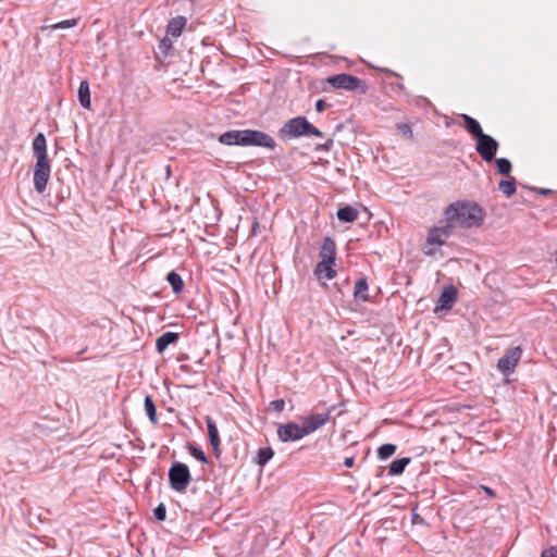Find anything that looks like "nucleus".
<instances>
[{
	"instance_id": "nucleus-12",
	"label": "nucleus",
	"mask_w": 557,
	"mask_h": 557,
	"mask_svg": "<svg viewBox=\"0 0 557 557\" xmlns=\"http://www.w3.org/2000/svg\"><path fill=\"white\" fill-rule=\"evenodd\" d=\"M457 300V289L455 286L449 285L446 286L438 298L437 305L434 309V312H438L440 309L448 310L453 307L455 301Z\"/></svg>"
},
{
	"instance_id": "nucleus-30",
	"label": "nucleus",
	"mask_w": 557,
	"mask_h": 557,
	"mask_svg": "<svg viewBox=\"0 0 557 557\" xmlns=\"http://www.w3.org/2000/svg\"><path fill=\"white\" fill-rule=\"evenodd\" d=\"M494 161L498 173L509 176L512 169L511 162L507 158H499Z\"/></svg>"
},
{
	"instance_id": "nucleus-3",
	"label": "nucleus",
	"mask_w": 557,
	"mask_h": 557,
	"mask_svg": "<svg viewBox=\"0 0 557 557\" xmlns=\"http://www.w3.org/2000/svg\"><path fill=\"white\" fill-rule=\"evenodd\" d=\"M453 234V224L446 223L442 226H432L428 231L426 239L422 245V251L425 256H434L437 249L443 246L447 238Z\"/></svg>"
},
{
	"instance_id": "nucleus-38",
	"label": "nucleus",
	"mask_w": 557,
	"mask_h": 557,
	"mask_svg": "<svg viewBox=\"0 0 557 557\" xmlns=\"http://www.w3.org/2000/svg\"><path fill=\"white\" fill-rule=\"evenodd\" d=\"M308 135H312V136H315V137H322L323 133L309 122V127H308L307 136Z\"/></svg>"
},
{
	"instance_id": "nucleus-16",
	"label": "nucleus",
	"mask_w": 557,
	"mask_h": 557,
	"mask_svg": "<svg viewBox=\"0 0 557 557\" xmlns=\"http://www.w3.org/2000/svg\"><path fill=\"white\" fill-rule=\"evenodd\" d=\"M206 423H207L210 444L213 448L214 455L216 457H219L221 454V450H220V436H219V431H218L216 424H215L214 420L209 416L206 418Z\"/></svg>"
},
{
	"instance_id": "nucleus-9",
	"label": "nucleus",
	"mask_w": 557,
	"mask_h": 557,
	"mask_svg": "<svg viewBox=\"0 0 557 557\" xmlns=\"http://www.w3.org/2000/svg\"><path fill=\"white\" fill-rule=\"evenodd\" d=\"M277 436L283 443L299 441L307 436L305 433L304 425H299L296 422H288L281 424L277 429Z\"/></svg>"
},
{
	"instance_id": "nucleus-6",
	"label": "nucleus",
	"mask_w": 557,
	"mask_h": 557,
	"mask_svg": "<svg viewBox=\"0 0 557 557\" xmlns=\"http://www.w3.org/2000/svg\"><path fill=\"white\" fill-rule=\"evenodd\" d=\"M309 121L305 116H296L288 120L278 131L283 139L307 136Z\"/></svg>"
},
{
	"instance_id": "nucleus-1",
	"label": "nucleus",
	"mask_w": 557,
	"mask_h": 557,
	"mask_svg": "<svg viewBox=\"0 0 557 557\" xmlns=\"http://www.w3.org/2000/svg\"><path fill=\"white\" fill-rule=\"evenodd\" d=\"M445 219L453 224L465 228L479 227L483 224L485 212L473 201H456L450 203L444 211Z\"/></svg>"
},
{
	"instance_id": "nucleus-29",
	"label": "nucleus",
	"mask_w": 557,
	"mask_h": 557,
	"mask_svg": "<svg viewBox=\"0 0 557 557\" xmlns=\"http://www.w3.org/2000/svg\"><path fill=\"white\" fill-rule=\"evenodd\" d=\"M187 449H188V453L195 459H197L198 461H200L202 463H208V458H207L206 454L203 453V450L199 446L189 442V443H187Z\"/></svg>"
},
{
	"instance_id": "nucleus-13",
	"label": "nucleus",
	"mask_w": 557,
	"mask_h": 557,
	"mask_svg": "<svg viewBox=\"0 0 557 557\" xmlns=\"http://www.w3.org/2000/svg\"><path fill=\"white\" fill-rule=\"evenodd\" d=\"M219 141L227 146H246V129L227 131L220 136Z\"/></svg>"
},
{
	"instance_id": "nucleus-33",
	"label": "nucleus",
	"mask_w": 557,
	"mask_h": 557,
	"mask_svg": "<svg viewBox=\"0 0 557 557\" xmlns=\"http://www.w3.org/2000/svg\"><path fill=\"white\" fill-rule=\"evenodd\" d=\"M78 18L64 20L50 26L51 29L71 28L76 26Z\"/></svg>"
},
{
	"instance_id": "nucleus-26",
	"label": "nucleus",
	"mask_w": 557,
	"mask_h": 557,
	"mask_svg": "<svg viewBox=\"0 0 557 557\" xmlns=\"http://www.w3.org/2000/svg\"><path fill=\"white\" fill-rule=\"evenodd\" d=\"M410 461L411 459L409 457H403L394 460L388 468V474L392 476L400 475Z\"/></svg>"
},
{
	"instance_id": "nucleus-45",
	"label": "nucleus",
	"mask_w": 557,
	"mask_h": 557,
	"mask_svg": "<svg viewBox=\"0 0 557 557\" xmlns=\"http://www.w3.org/2000/svg\"><path fill=\"white\" fill-rule=\"evenodd\" d=\"M397 87H398L399 89H404V88H405L403 84H398V85H397Z\"/></svg>"
},
{
	"instance_id": "nucleus-31",
	"label": "nucleus",
	"mask_w": 557,
	"mask_h": 557,
	"mask_svg": "<svg viewBox=\"0 0 557 557\" xmlns=\"http://www.w3.org/2000/svg\"><path fill=\"white\" fill-rule=\"evenodd\" d=\"M396 445L394 444H383L377 449V456L380 459L385 460L389 458L396 451Z\"/></svg>"
},
{
	"instance_id": "nucleus-28",
	"label": "nucleus",
	"mask_w": 557,
	"mask_h": 557,
	"mask_svg": "<svg viewBox=\"0 0 557 557\" xmlns=\"http://www.w3.org/2000/svg\"><path fill=\"white\" fill-rule=\"evenodd\" d=\"M172 48H173L172 40L168 36L163 37L159 41L158 48L154 52L156 58L157 59L166 58L170 54V51L172 50Z\"/></svg>"
},
{
	"instance_id": "nucleus-44",
	"label": "nucleus",
	"mask_w": 557,
	"mask_h": 557,
	"mask_svg": "<svg viewBox=\"0 0 557 557\" xmlns=\"http://www.w3.org/2000/svg\"><path fill=\"white\" fill-rule=\"evenodd\" d=\"M385 73L389 74V75H394V76H397V77H400V75H398L397 73H394L393 71L388 70V69H384L383 70Z\"/></svg>"
},
{
	"instance_id": "nucleus-37",
	"label": "nucleus",
	"mask_w": 557,
	"mask_h": 557,
	"mask_svg": "<svg viewBox=\"0 0 557 557\" xmlns=\"http://www.w3.org/2000/svg\"><path fill=\"white\" fill-rule=\"evenodd\" d=\"M541 557H557V546H550L549 548L544 549Z\"/></svg>"
},
{
	"instance_id": "nucleus-4",
	"label": "nucleus",
	"mask_w": 557,
	"mask_h": 557,
	"mask_svg": "<svg viewBox=\"0 0 557 557\" xmlns=\"http://www.w3.org/2000/svg\"><path fill=\"white\" fill-rule=\"evenodd\" d=\"M327 83L335 89L358 90L360 94H366L368 90V85L363 79L346 73L330 76Z\"/></svg>"
},
{
	"instance_id": "nucleus-24",
	"label": "nucleus",
	"mask_w": 557,
	"mask_h": 557,
	"mask_svg": "<svg viewBox=\"0 0 557 557\" xmlns=\"http://www.w3.org/2000/svg\"><path fill=\"white\" fill-rule=\"evenodd\" d=\"M336 215H337V219L342 222L352 223L358 218V211H357V209H355L351 206H346V207L338 209Z\"/></svg>"
},
{
	"instance_id": "nucleus-43",
	"label": "nucleus",
	"mask_w": 557,
	"mask_h": 557,
	"mask_svg": "<svg viewBox=\"0 0 557 557\" xmlns=\"http://www.w3.org/2000/svg\"><path fill=\"white\" fill-rule=\"evenodd\" d=\"M539 191V194L541 195H550L553 193L552 189H546V188H541V189H536Z\"/></svg>"
},
{
	"instance_id": "nucleus-35",
	"label": "nucleus",
	"mask_w": 557,
	"mask_h": 557,
	"mask_svg": "<svg viewBox=\"0 0 557 557\" xmlns=\"http://www.w3.org/2000/svg\"><path fill=\"white\" fill-rule=\"evenodd\" d=\"M284 407H285V400L282 398L272 400L269 405L270 410L275 411V412H282L284 410Z\"/></svg>"
},
{
	"instance_id": "nucleus-40",
	"label": "nucleus",
	"mask_w": 557,
	"mask_h": 557,
	"mask_svg": "<svg viewBox=\"0 0 557 557\" xmlns=\"http://www.w3.org/2000/svg\"><path fill=\"white\" fill-rule=\"evenodd\" d=\"M327 108V103L323 99H319L315 102V110L318 112H323Z\"/></svg>"
},
{
	"instance_id": "nucleus-11",
	"label": "nucleus",
	"mask_w": 557,
	"mask_h": 557,
	"mask_svg": "<svg viewBox=\"0 0 557 557\" xmlns=\"http://www.w3.org/2000/svg\"><path fill=\"white\" fill-rule=\"evenodd\" d=\"M331 419V410H326L325 412L309 414L301 418V423L305 429V433L307 435L313 433L319 430L323 425H325Z\"/></svg>"
},
{
	"instance_id": "nucleus-25",
	"label": "nucleus",
	"mask_w": 557,
	"mask_h": 557,
	"mask_svg": "<svg viewBox=\"0 0 557 557\" xmlns=\"http://www.w3.org/2000/svg\"><path fill=\"white\" fill-rule=\"evenodd\" d=\"M166 281L171 285L172 290L175 295H180L183 292L185 285L182 276L177 272H169L166 275Z\"/></svg>"
},
{
	"instance_id": "nucleus-42",
	"label": "nucleus",
	"mask_w": 557,
	"mask_h": 557,
	"mask_svg": "<svg viewBox=\"0 0 557 557\" xmlns=\"http://www.w3.org/2000/svg\"><path fill=\"white\" fill-rule=\"evenodd\" d=\"M482 488L484 490V492L490 496V497H495V492L494 490L487 487V486H482Z\"/></svg>"
},
{
	"instance_id": "nucleus-47",
	"label": "nucleus",
	"mask_w": 557,
	"mask_h": 557,
	"mask_svg": "<svg viewBox=\"0 0 557 557\" xmlns=\"http://www.w3.org/2000/svg\"><path fill=\"white\" fill-rule=\"evenodd\" d=\"M174 540H176V539L173 536V540H171V543H173V545H176V542H174Z\"/></svg>"
},
{
	"instance_id": "nucleus-21",
	"label": "nucleus",
	"mask_w": 557,
	"mask_h": 557,
	"mask_svg": "<svg viewBox=\"0 0 557 557\" xmlns=\"http://www.w3.org/2000/svg\"><path fill=\"white\" fill-rule=\"evenodd\" d=\"M368 289H369V285H368L367 278L366 277L359 278L356 282L355 287H354V298L356 300H360V301L369 300Z\"/></svg>"
},
{
	"instance_id": "nucleus-39",
	"label": "nucleus",
	"mask_w": 557,
	"mask_h": 557,
	"mask_svg": "<svg viewBox=\"0 0 557 557\" xmlns=\"http://www.w3.org/2000/svg\"><path fill=\"white\" fill-rule=\"evenodd\" d=\"M333 147V139L329 138L324 144L318 145L317 150L330 151Z\"/></svg>"
},
{
	"instance_id": "nucleus-8",
	"label": "nucleus",
	"mask_w": 557,
	"mask_h": 557,
	"mask_svg": "<svg viewBox=\"0 0 557 557\" xmlns=\"http://www.w3.org/2000/svg\"><path fill=\"white\" fill-rule=\"evenodd\" d=\"M522 355V350L519 346L509 348L505 355L498 359L497 369L502 372L503 375L509 376L513 373L520 358Z\"/></svg>"
},
{
	"instance_id": "nucleus-46",
	"label": "nucleus",
	"mask_w": 557,
	"mask_h": 557,
	"mask_svg": "<svg viewBox=\"0 0 557 557\" xmlns=\"http://www.w3.org/2000/svg\"><path fill=\"white\" fill-rule=\"evenodd\" d=\"M367 529H368V525H366V527L363 528V530H362V535H364V533H366Z\"/></svg>"
},
{
	"instance_id": "nucleus-2",
	"label": "nucleus",
	"mask_w": 557,
	"mask_h": 557,
	"mask_svg": "<svg viewBox=\"0 0 557 557\" xmlns=\"http://www.w3.org/2000/svg\"><path fill=\"white\" fill-rule=\"evenodd\" d=\"M32 148L36 159L34 166V188L38 194H44L50 178L51 168L47 154V140L42 133H38L35 136Z\"/></svg>"
},
{
	"instance_id": "nucleus-19",
	"label": "nucleus",
	"mask_w": 557,
	"mask_h": 557,
	"mask_svg": "<svg viewBox=\"0 0 557 557\" xmlns=\"http://www.w3.org/2000/svg\"><path fill=\"white\" fill-rule=\"evenodd\" d=\"M461 117L463 120L465 128L469 134H471L474 137V139L479 138L481 135L484 134L480 123L475 119L467 114H462Z\"/></svg>"
},
{
	"instance_id": "nucleus-32",
	"label": "nucleus",
	"mask_w": 557,
	"mask_h": 557,
	"mask_svg": "<svg viewBox=\"0 0 557 557\" xmlns=\"http://www.w3.org/2000/svg\"><path fill=\"white\" fill-rule=\"evenodd\" d=\"M273 455L274 451L272 450V448H260L258 450V463L260 466H264L273 457Z\"/></svg>"
},
{
	"instance_id": "nucleus-10",
	"label": "nucleus",
	"mask_w": 557,
	"mask_h": 557,
	"mask_svg": "<svg viewBox=\"0 0 557 557\" xmlns=\"http://www.w3.org/2000/svg\"><path fill=\"white\" fill-rule=\"evenodd\" d=\"M246 146H257L274 149L276 147V143L273 137L264 132L257 129H246Z\"/></svg>"
},
{
	"instance_id": "nucleus-15",
	"label": "nucleus",
	"mask_w": 557,
	"mask_h": 557,
	"mask_svg": "<svg viewBox=\"0 0 557 557\" xmlns=\"http://www.w3.org/2000/svg\"><path fill=\"white\" fill-rule=\"evenodd\" d=\"M172 528H162L163 531L170 535H173L178 541H189L193 537L191 525L193 524H171Z\"/></svg>"
},
{
	"instance_id": "nucleus-7",
	"label": "nucleus",
	"mask_w": 557,
	"mask_h": 557,
	"mask_svg": "<svg viewBox=\"0 0 557 557\" xmlns=\"http://www.w3.org/2000/svg\"><path fill=\"white\" fill-rule=\"evenodd\" d=\"M475 140V150L480 154V157L486 162H492L493 160H495V156L499 148L498 141L494 137L485 133Z\"/></svg>"
},
{
	"instance_id": "nucleus-23",
	"label": "nucleus",
	"mask_w": 557,
	"mask_h": 557,
	"mask_svg": "<svg viewBox=\"0 0 557 557\" xmlns=\"http://www.w3.org/2000/svg\"><path fill=\"white\" fill-rule=\"evenodd\" d=\"M517 189V180L513 176H507L506 180H500L498 183V190L506 197H511Z\"/></svg>"
},
{
	"instance_id": "nucleus-22",
	"label": "nucleus",
	"mask_w": 557,
	"mask_h": 557,
	"mask_svg": "<svg viewBox=\"0 0 557 557\" xmlns=\"http://www.w3.org/2000/svg\"><path fill=\"white\" fill-rule=\"evenodd\" d=\"M78 101L83 108L90 110V108H91L90 89H89V84L87 81H82L79 84Z\"/></svg>"
},
{
	"instance_id": "nucleus-41",
	"label": "nucleus",
	"mask_w": 557,
	"mask_h": 557,
	"mask_svg": "<svg viewBox=\"0 0 557 557\" xmlns=\"http://www.w3.org/2000/svg\"><path fill=\"white\" fill-rule=\"evenodd\" d=\"M354 462H355V458L354 457H346L344 459V466L346 468H351L354 466Z\"/></svg>"
},
{
	"instance_id": "nucleus-5",
	"label": "nucleus",
	"mask_w": 557,
	"mask_h": 557,
	"mask_svg": "<svg viewBox=\"0 0 557 557\" xmlns=\"http://www.w3.org/2000/svg\"><path fill=\"white\" fill-rule=\"evenodd\" d=\"M169 481L172 490L184 492L191 481V475L187 465L175 461L169 470Z\"/></svg>"
},
{
	"instance_id": "nucleus-20",
	"label": "nucleus",
	"mask_w": 557,
	"mask_h": 557,
	"mask_svg": "<svg viewBox=\"0 0 557 557\" xmlns=\"http://www.w3.org/2000/svg\"><path fill=\"white\" fill-rule=\"evenodd\" d=\"M186 24V18L183 16H177L169 21L166 26V34L172 37L181 36L183 28Z\"/></svg>"
},
{
	"instance_id": "nucleus-27",
	"label": "nucleus",
	"mask_w": 557,
	"mask_h": 557,
	"mask_svg": "<svg viewBox=\"0 0 557 557\" xmlns=\"http://www.w3.org/2000/svg\"><path fill=\"white\" fill-rule=\"evenodd\" d=\"M144 406H145V411L148 416L149 421L152 424L157 425L159 423L158 417H157V408H156L153 399L150 395H147L145 397Z\"/></svg>"
},
{
	"instance_id": "nucleus-36",
	"label": "nucleus",
	"mask_w": 557,
	"mask_h": 557,
	"mask_svg": "<svg viewBox=\"0 0 557 557\" xmlns=\"http://www.w3.org/2000/svg\"><path fill=\"white\" fill-rule=\"evenodd\" d=\"M153 515L156 517L157 520L159 521H163L165 519V516H166V509H165V506L163 504H159L154 510H153Z\"/></svg>"
},
{
	"instance_id": "nucleus-18",
	"label": "nucleus",
	"mask_w": 557,
	"mask_h": 557,
	"mask_svg": "<svg viewBox=\"0 0 557 557\" xmlns=\"http://www.w3.org/2000/svg\"><path fill=\"white\" fill-rule=\"evenodd\" d=\"M178 333L175 332H165L161 336L158 337L156 342V349L158 352L162 354L171 344H174L178 341Z\"/></svg>"
},
{
	"instance_id": "nucleus-17",
	"label": "nucleus",
	"mask_w": 557,
	"mask_h": 557,
	"mask_svg": "<svg viewBox=\"0 0 557 557\" xmlns=\"http://www.w3.org/2000/svg\"><path fill=\"white\" fill-rule=\"evenodd\" d=\"M334 262L319 261L314 268V275L319 280H333L336 276V270L333 269Z\"/></svg>"
},
{
	"instance_id": "nucleus-14",
	"label": "nucleus",
	"mask_w": 557,
	"mask_h": 557,
	"mask_svg": "<svg viewBox=\"0 0 557 557\" xmlns=\"http://www.w3.org/2000/svg\"><path fill=\"white\" fill-rule=\"evenodd\" d=\"M320 261L334 262L336 259V244L333 238L326 236L323 239L320 252Z\"/></svg>"
},
{
	"instance_id": "nucleus-34",
	"label": "nucleus",
	"mask_w": 557,
	"mask_h": 557,
	"mask_svg": "<svg viewBox=\"0 0 557 557\" xmlns=\"http://www.w3.org/2000/svg\"><path fill=\"white\" fill-rule=\"evenodd\" d=\"M397 131L405 137L411 139L413 137L412 129L409 124L407 123H397L396 124Z\"/></svg>"
}]
</instances>
